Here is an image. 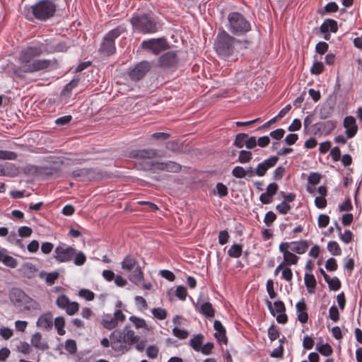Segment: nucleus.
Here are the masks:
<instances>
[{
  "mask_svg": "<svg viewBox=\"0 0 362 362\" xmlns=\"http://www.w3.org/2000/svg\"><path fill=\"white\" fill-rule=\"evenodd\" d=\"M229 234L227 230H221L218 234V243L220 245H223L228 243L229 239Z\"/></svg>",
  "mask_w": 362,
  "mask_h": 362,
  "instance_id": "nucleus-63",
  "label": "nucleus"
},
{
  "mask_svg": "<svg viewBox=\"0 0 362 362\" xmlns=\"http://www.w3.org/2000/svg\"><path fill=\"white\" fill-rule=\"evenodd\" d=\"M129 320L133 323V325H134V327L136 329L143 328V329H148V328L147 327L146 321L143 318L138 317L136 316H131L129 317Z\"/></svg>",
  "mask_w": 362,
  "mask_h": 362,
  "instance_id": "nucleus-33",
  "label": "nucleus"
},
{
  "mask_svg": "<svg viewBox=\"0 0 362 362\" xmlns=\"http://www.w3.org/2000/svg\"><path fill=\"white\" fill-rule=\"evenodd\" d=\"M173 334L175 337L181 339H187L188 337V332L187 330L181 329L178 327L173 329Z\"/></svg>",
  "mask_w": 362,
  "mask_h": 362,
  "instance_id": "nucleus-50",
  "label": "nucleus"
},
{
  "mask_svg": "<svg viewBox=\"0 0 362 362\" xmlns=\"http://www.w3.org/2000/svg\"><path fill=\"white\" fill-rule=\"evenodd\" d=\"M148 62L143 61L137 64L134 69L129 72V78L134 81L141 80L151 69Z\"/></svg>",
  "mask_w": 362,
  "mask_h": 362,
  "instance_id": "nucleus-14",
  "label": "nucleus"
},
{
  "mask_svg": "<svg viewBox=\"0 0 362 362\" xmlns=\"http://www.w3.org/2000/svg\"><path fill=\"white\" fill-rule=\"evenodd\" d=\"M127 32L124 25H119L110 30L104 37L99 48V52L105 55L110 56L115 53L116 47L115 40L122 34Z\"/></svg>",
  "mask_w": 362,
  "mask_h": 362,
  "instance_id": "nucleus-9",
  "label": "nucleus"
},
{
  "mask_svg": "<svg viewBox=\"0 0 362 362\" xmlns=\"http://www.w3.org/2000/svg\"><path fill=\"white\" fill-rule=\"evenodd\" d=\"M298 257L293 254V252H287L284 255V265H291L296 264L298 261Z\"/></svg>",
  "mask_w": 362,
  "mask_h": 362,
  "instance_id": "nucleus-34",
  "label": "nucleus"
},
{
  "mask_svg": "<svg viewBox=\"0 0 362 362\" xmlns=\"http://www.w3.org/2000/svg\"><path fill=\"white\" fill-rule=\"evenodd\" d=\"M338 31V23L337 21L332 18L325 19L320 27V33H333Z\"/></svg>",
  "mask_w": 362,
  "mask_h": 362,
  "instance_id": "nucleus-23",
  "label": "nucleus"
},
{
  "mask_svg": "<svg viewBox=\"0 0 362 362\" xmlns=\"http://www.w3.org/2000/svg\"><path fill=\"white\" fill-rule=\"evenodd\" d=\"M286 170L285 168L282 166L277 167L274 171V180H280L282 179L285 174Z\"/></svg>",
  "mask_w": 362,
  "mask_h": 362,
  "instance_id": "nucleus-62",
  "label": "nucleus"
},
{
  "mask_svg": "<svg viewBox=\"0 0 362 362\" xmlns=\"http://www.w3.org/2000/svg\"><path fill=\"white\" fill-rule=\"evenodd\" d=\"M56 305L59 308L64 310L69 315H75L79 310V304L77 302L71 301L64 294H62L57 297Z\"/></svg>",
  "mask_w": 362,
  "mask_h": 362,
  "instance_id": "nucleus-13",
  "label": "nucleus"
},
{
  "mask_svg": "<svg viewBox=\"0 0 362 362\" xmlns=\"http://www.w3.org/2000/svg\"><path fill=\"white\" fill-rule=\"evenodd\" d=\"M291 209V206L289 204L283 201L281 203L279 204L276 206V210L282 215H285L288 214Z\"/></svg>",
  "mask_w": 362,
  "mask_h": 362,
  "instance_id": "nucleus-43",
  "label": "nucleus"
},
{
  "mask_svg": "<svg viewBox=\"0 0 362 362\" xmlns=\"http://www.w3.org/2000/svg\"><path fill=\"white\" fill-rule=\"evenodd\" d=\"M329 222V217L326 214H320L318 217V226L321 228H326Z\"/></svg>",
  "mask_w": 362,
  "mask_h": 362,
  "instance_id": "nucleus-57",
  "label": "nucleus"
},
{
  "mask_svg": "<svg viewBox=\"0 0 362 362\" xmlns=\"http://www.w3.org/2000/svg\"><path fill=\"white\" fill-rule=\"evenodd\" d=\"M54 257L59 263L69 262L74 260L76 266H82L86 262V256L82 251L76 250L65 243H61L54 250Z\"/></svg>",
  "mask_w": 362,
  "mask_h": 362,
  "instance_id": "nucleus-7",
  "label": "nucleus"
},
{
  "mask_svg": "<svg viewBox=\"0 0 362 362\" xmlns=\"http://www.w3.org/2000/svg\"><path fill=\"white\" fill-rule=\"evenodd\" d=\"M343 125L346 129L345 133L349 139L353 138L356 134L358 126L353 116H346L344 119Z\"/></svg>",
  "mask_w": 362,
  "mask_h": 362,
  "instance_id": "nucleus-17",
  "label": "nucleus"
},
{
  "mask_svg": "<svg viewBox=\"0 0 362 362\" xmlns=\"http://www.w3.org/2000/svg\"><path fill=\"white\" fill-rule=\"evenodd\" d=\"M146 355L150 358H156L158 354V348L156 345H151L146 349Z\"/></svg>",
  "mask_w": 362,
  "mask_h": 362,
  "instance_id": "nucleus-53",
  "label": "nucleus"
},
{
  "mask_svg": "<svg viewBox=\"0 0 362 362\" xmlns=\"http://www.w3.org/2000/svg\"><path fill=\"white\" fill-rule=\"evenodd\" d=\"M141 47L142 49L151 52L156 55L168 47L167 42L164 38H152L144 40L141 44Z\"/></svg>",
  "mask_w": 362,
  "mask_h": 362,
  "instance_id": "nucleus-12",
  "label": "nucleus"
},
{
  "mask_svg": "<svg viewBox=\"0 0 362 362\" xmlns=\"http://www.w3.org/2000/svg\"><path fill=\"white\" fill-rule=\"evenodd\" d=\"M101 323L103 326L107 329H112L115 328L118 325L114 317L109 315L104 316Z\"/></svg>",
  "mask_w": 362,
  "mask_h": 362,
  "instance_id": "nucleus-30",
  "label": "nucleus"
},
{
  "mask_svg": "<svg viewBox=\"0 0 362 362\" xmlns=\"http://www.w3.org/2000/svg\"><path fill=\"white\" fill-rule=\"evenodd\" d=\"M37 326L45 330H49L53 326V317L51 313H45L41 315L37 321Z\"/></svg>",
  "mask_w": 362,
  "mask_h": 362,
  "instance_id": "nucleus-19",
  "label": "nucleus"
},
{
  "mask_svg": "<svg viewBox=\"0 0 362 362\" xmlns=\"http://www.w3.org/2000/svg\"><path fill=\"white\" fill-rule=\"evenodd\" d=\"M57 5L52 0H40L35 4L25 8V17L29 21L35 19L46 21L54 16Z\"/></svg>",
  "mask_w": 362,
  "mask_h": 362,
  "instance_id": "nucleus-6",
  "label": "nucleus"
},
{
  "mask_svg": "<svg viewBox=\"0 0 362 362\" xmlns=\"http://www.w3.org/2000/svg\"><path fill=\"white\" fill-rule=\"evenodd\" d=\"M329 49V45L325 42H320L315 46L317 53L322 55L325 54Z\"/></svg>",
  "mask_w": 362,
  "mask_h": 362,
  "instance_id": "nucleus-51",
  "label": "nucleus"
},
{
  "mask_svg": "<svg viewBox=\"0 0 362 362\" xmlns=\"http://www.w3.org/2000/svg\"><path fill=\"white\" fill-rule=\"evenodd\" d=\"M177 62V56L173 51L168 52L158 58L159 65L163 68L175 67Z\"/></svg>",
  "mask_w": 362,
  "mask_h": 362,
  "instance_id": "nucleus-15",
  "label": "nucleus"
},
{
  "mask_svg": "<svg viewBox=\"0 0 362 362\" xmlns=\"http://www.w3.org/2000/svg\"><path fill=\"white\" fill-rule=\"evenodd\" d=\"M354 235L351 230H346L344 233L340 234V239L346 244L351 243L353 240Z\"/></svg>",
  "mask_w": 362,
  "mask_h": 362,
  "instance_id": "nucleus-55",
  "label": "nucleus"
},
{
  "mask_svg": "<svg viewBox=\"0 0 362 362\" xmlns=\"http://www.w3.org/2000/svg\"><path fill=\"white\" fill-rule=\"evenodd\" d=\"M314 340L312 337L309 336H305L303 338V346L306 350H310L313 348L314 346Z\"/></svg>",
  "mask_w": 362,
  "mask_h": 362,
  "instance_id": "nucleus-59",
  "label": "nucleus"
},
{
  "mask_svg": "<svg viewBox=\"0 0 362 362\" xmlns=\"http://www.w3.org/2000/svg\"><path fill=\"white\" fill-rule=\"evenodd\" d=\"M232 175L236 178L241 179L247 175V172L242 166H235L232 170Z\"/></svg>",
  "mask_w": 362,
  "mask_h": 362,
  "instance_id": "nucleus-44",
  "label": "nucleus"
},
{
  "mask_svg": "<svg viewBox=\"0 0 362 362\" xmlns=\"http://www.w3.org/2000/svg\"><path fill=\"white\" fill-rule=\"evenodd\" d=\"M16 350L18 352L26 355L31 352L32 349L28 343L25 341H20L19 344L16 346Z\"/></svg>",
  "mask_w": 362,
  "mask_h": 362,
  "instance_id": "nucleus-41",
  "label": "nucleus"
},
{
  "mask_svg": "<svg viewBox=\"0 0 362 362\" xmlns=\"http://www.w3.org/2000/svg\"><path fill=\"white\" fill-rule=\"evenodd\" d=\"M252 158V154L249 151L242 150L239 152L238 160L240 163H249Z\"/></svg>",
  "mask_w": 362,
  "mask_h": 362,
  "instance_id": "nucleus-37",
  "label": "nucleus"
},
{
  "mask_svg": "<svg viewBox=\"0 0 362 362\" xmlns=\"http://www.w3.org/2000/svg\"><path fill=\"white\" fill-rule=\"evenodd\" d=\"M65 349L71 354H75L77 350L76 341L74 339H67L65 342Z\"/></svg>",
  "mask_w": 362,
  "mask_h": 362,
  "instance_id": "nucleus-45",
  "label": "nucleus"
},
{
  "mask_svg": "<svg viewBox=\"0 0 362 362\" xmlns=\"http://www.w3.org/2000/svg\"><path fill=\"white\" fill-rule=\"evenodd\" d=\"M305 285L307 287L309 293H315V289L317 285L315 277L312 274H305L304 276Z\"/></svg>",
  "mask_w": 362,
  "mask_h": 362,
  "instance_id": "nucleus-26",
  "label": "nucleus"
},
{
  "mask_svg": "<svg viewBox=\"0 0 362 362\" xmlns=\"http://www.w3.org/2000/svg\"><path fill=\"white\" fill-rule=\"evenodd\" d=\"M296 309L298 313V320L301 323H305L307 322L308 320V315L307 313V305L305 303L304 299H302L301 300L298 301L296 303Z\"/></svg>",
  "mask_w": 362,
  "mask_h": 362,
  "instance_id": "nucleus-24",
  "label": "nucleus"
},
{
  "mask_svg": "<svg viewBox=\"0 0 362 362\" xmlns=\"http://www.w3.org/2000/svg\"><path fill=\"white\" fill-rule=\"evenodd\" d=\"M153 315L158 320H163L167 317V311L164 308H155L152 310Z\"/></svg>",
  "mask_w": 362,
  "mask_h": 362,
  "instance_id": "nucleus-40",
  "label": "nucleus"
},
{
  "mask_svg": "<svg viewBox=\"0 0 362 362\" xmlns=\"http://www.w3.org/2000/svg\"><path fill=\"white\" fill-rule=\"evenodd\" d=\"M226 28L234 35H242L251 30V24L241 13L234 11L228 15Z\"/></svg>",
  "mask_w": 362,
  "mask_h": 362,
  "instance_id": "nucleus-8",
  "label": "nucleus"
},
{
  "mask_svg": "<svg viewBox=\"0 0 362 362\" xmlns=\"http://www.w3.org/2000/svg\"><path fill=\"white\" fill-rule=\"evenodd\" d=\"M47 51L42 43L28 46L21 50L17 57L18 65H13L11 71L19 78L24 79L25 74H33L57 68L56 59H37Z\"/></svg>",
  "mask_w": 362,
  "mask_h": 362,
  "instance_id": "nucleus-1",
  "label": "nucleus"
},
{
  "mask_svg": "<svg viewBox=\"0 0 362 362\" xmlns=\"http://www.w3.org/2000/svg\"><path fill=\"white\" fill-rule=\"evenodd\" d=\"M129 22L134 32L143 35L156 33L162 28L158 17L151 13H134Z\"/></svg>",
  "mask_w": 362,
  "mask_h": 362,
  "instance_id": "nucleus-4",
  "label": "nucleus"
},
{
  "mask_svg": "<svg viewBox=\"0 0 362 362\" xmlns=\"http://www.w3.org/2000/svg\"><path fill=\"white\" fill-rule=\"evenodd\" d=\"M0 263L5 266L14 269L18 266V261L8 255V252L5 248L0 249Z\"/></svg>",
  "mask_w": 362,
  "mask_h": 362,
  "instance_id": "nucleus-21",
  "label": "nucleus"
},
{
  "mask_svg": "<svg viewBox=\"0 0 362 362\" xmlns=\"http://www.w3.org/2000/svg\"><path fill=\"white\" fill-rule=\"evenodd\" d=\"M18 231V235L22 238L30 237L33 233L32 228L28 226H21Z\"/></svg>",
  "mask_w": 362,
  "mask_h": 362,
  "instance_id": "nucleus-56",
  "label": "nucleus"
},
{
  "mask_svg": "<svg viewBox=\"0 0 362 362\" xmlns=\"http://www.w3.org/2000/svg\"><path fill=\"white\" fill-rule=\"evenodd\" d=\"M0 263L5 266L14 269L18 266V261L8 255V252L5 248L0 249Z\"/></svg>",
  "mask_w": 362,
  "mask_h": 362,
  "instance_id": "nucleus-20",
  "label": "nucleus"
},
{
  "mask_svg": "<svg viewBox=\"0 0 362 362\" xmlns=\"http://www.w3.org/2000/svg\"><path fill=\"white\" fill-rule=\"evenodd\" d=\"M243 245L240 244L234 243L230 246L228 250V255L233 258H238L242 255Z\"/></svg>",
  "mask_w": 362,
  "mask_h": 362,
  "instance_id": "nucleus-29",
  "label": "nucleus"
},
{
  "mask_svg": "<svg viewBox=\"0 0 362 362\" xmlns=\"http://www.w3.org/2000/svg\"><path fill=\"white\" fill-rule=\"evenodd\" d=\"M17 154L15 152L9 151L0 150V158L4 160H15Z\"/></svg>",
  "mask_w": 362,
  "mask_h": 362,
  "instance_id": "nucleus-49",
  "label": "nucleus"
},
{
  "mask_svg": "<svg viewBox=\"0 0 362 362\" xmlns=\"http://www.w3.org/2000/svg\"><path fill=\"white\" fill-rule=\"evenodd\" d=\"M158 151L154 148H144L133 150L129 152V157L137 160L139 169L147 171H166L168 173H179L182 166L180 164L168 160L165 162L153 161V159L158 157Z\"/></svg>",
  "mask_w": 362,
  "mask_h": 362,
  "instance_id": "nucleus-2",
  "label": "nucleus"
},
{
  "mask_svg": "<svg viewBox=\"0 0 362 362\" xmlns=\"http://www.w3.org/2000/svg\"><path fill=\"white\" fill-rule=\"evenodd\" d=\"M291 250L297 254H304L308 249V244L305 240H301L298 242H292Z\"/></svg>",
  "mask_w": 362,
  "mask_h": 362,
  "instance_id": "nucleus-27",
  "label": "nucleus"
},
{
  "mask_svg": "<svg viewBox=\"0 0 362 362\" xmlns=\"http://www.w3.org/2000/svg\"><path fill=\"white\" fill-rule=\"evenodd\" d=\"M214 328L216 330L214 337L220 343L226 344L228 339L226 337V331L222 323L219 320H215L214 322Z\"/></svg>",
  "mask_w": 362,
  "mask_h": 362,
  "instance_id": "nucleus-22",
  "label": "nucleus"
},
{
  "mask_svg": "<svg viewBox=\"0 0 362 362\" xmlns=\"http://www.w3.org/2000/svg\"><path fill=\"white\" fill-rule=\"evenodd\" d=\"M279 330L274 325H272L268 329V337L272 341L277 339L279 337Z\"/></svg>",
  "mask_w": 362,
  "mask_h": 362,
  "instance_id": "nucleus-42",
  "label": "nucleus"
},
{
  "mask_svg": "<svg viewBox=\"0 0 362 362\" xmlns=\"http://www.w3.org/2000/svg\"><path fill=\"white\" fill-rule=\"evenodd\" d=\"M122 268L131 272L129 279L133 284H139L144 281V274L138 260L132 255H127L121 263Z\"/></svg>",
  "mask_w": 362,
  "mask_h": 362,
  "instance_id": "nucleus-11",
  "label": "nucleus"
},
{
  "mask_svg": "<svg viewBox=\"0 0 362 362\" xmlns=\"http://www.w3.org/2000/svg\"><path fill=\"white\" fill-rule=\"evenodd\" d=\"M110 337L112 350L121 354L129 351L139 339L129 325L114 330Z\"/></svg>",
  "mask_w": 362,
  "mask_h": 362,
  "instance_id": "nucleus-3",
  "label": "nucleus"
},
{
  "mask_svg": "<svg viewBox=\"0 0 362 362\" xmlns=\"http://www.w3.org/2000/svg\"><path fill=\"white\" fill-rule=\"evenodd\" d=\"M329 317L334 322L339 320V313L338 308L335 305L330 307L329 310Z\"/></svg>",
  "mask_w": 362,
  "mask_h": 362,
  "instance_id": "nucleus-52",
  "label": "nucleus"
},
{
  "mask_svg": "<svg viewBox=\"0 0 362 362\" xmlns=\"http://www.w3.org/2000/svg\"><path fill=\"white\" fill-rule=\"evenodd\" d=\"M54 327L57 331V334L60 336H63L65 334L64 326L65 320L63 317H57L54 321Z\"/></svg>",
  "mask_w": 362,
  "mask_h": 362,
  "instance_id": "nucleus-31",
  "label": "nucleus"
},
{
  "mask_svg": "<svg viewBox=\"0 0 362 362\" xmlns=\"http://www.w3.org/2000/svg\"><path fill=\"white\" fill-rule=\"evenodd\" d=\"M216 188L217 190V194L218 195L219 197L222 198L227 196L228 193V189L226 185H225L222 182H218L216 184Z\"/></svg>",
  "mask_w": 362,
  "mask_h": 362,
  "instance_id": "nucleus-47",
  "label": "nucleus"
},
{
  "mask_svg": "<svg viewBox=\"0 0 362 362\" xmlns=\"http://www.w3.org/2000/svg\"><path fill=\"white\" fill-rule=\"evenodd\" d=\"M78 295L80 297L83 298L87 300H93L95 298L94 293L86 288L81 289L78 292Z\"/></svg>",
  "mask_w": 362,
  "mask_h": 362,
  "instance_id": "nucleus-46",
  "label": "nucleus"
},
{
  "mask_svg": "<svg viewBox=\"0 0 362 362\" xmlns=\"http://www.w3.org/2000/svg\"><path fill=\"white\" fill-rule=\"evenodd\" d=\"M327 250L329 251V252L335 256L340 255L341 253V250L339 244L335 241H331L328 243Z\"/></svg>",
  "mask_w": 362,
  "mask_h": 362,
  "instance_id": "nucleus-38",
  "label": "nucleus"
},
{
  "mask_svg": "<svg viewBox=\"0 0 362 362\" xmlns=\"http://www.w3.org/2000/svg\"><path fill=\"white\" fill-rule=\"evenodd\" d=\"M78 84V81L75 80L71 81L63 88L62 91V95H69Z\"/></svg>",
  "mask_w": 362,
  "mask_h": 362,
  "instance_id": "nucleus-54",
  "label": "nucleus"
},
{
  "mask_svg": "<svg viewBox=\"0 0 362 362\" xmlns=\"http://www.w3.org/2000/svg\"><path fill=\"white\" fill-rule=\"evenodd\" d=\"M204 335L197 334L194 335L189 342V346L196 351H199L204 341Z\"/></svg>",
  "mask_w": 362,
  "mask_h": 362,
  "instance_id": "nucleus-28",
  "label": "nucleus"
},
{
  "mask_svg": "<svg viewBox=\"0 0 362 362\" xmlns=\"http://www.w3.org/2000/svg\"><path fill=\"white\" fill-rule=\"evenodd\" d=\"M316 349L322 355L328 356L332 353V349L331 346L326 344H317Z\"/></svg>",
  "mask_w": 362,
  "mask_h": 362,
  "instance_id": "nucleus-35",
  "label": "nucleus"
},
{
  "mask_svg": "<svg viewBox=\"0 0 362 362\" xmlns=\"http://www.w3.org/2000/svg\"><path fill=\"white\" fill-rule=\"evenodd\" d=\"M194 307L196 310L206 317V318H213L215 316V309L213 308V305L209 302H205L201 305H199L197 302L194 304Z\"/></svg>",
  "mask_w": 362,
  "mask_h": 362,
  "instance_id": "nucleus-18",
  "label": "nucleus"
},
{
  "mask_svg": "<svg viewBox=\"0 0 362 362\" xmlns=\"http://www.w3.org/2000/svg\"><path fill=\"white\" fill-rule=\"evenodd\" d=\"M278 160L279 157L277 156H274L259 163L256 168V175L259 177H263L265 175L267 171L274 167Z\"/></svg>",
  "mask_w": 362,
  "mask_h": 362,
  "instance_id": "nucleus-16",
  "label": "nucleus"
},
{
  "mask_svg": "<svg viewBox=\"0 0 362 362\" xmlns=\"http://www.w3.org/2000/svg\"><path fill=\"white\" fill-rule=\"evenodd\" d=\"M10 300L16 307L23 308V310H37L39 304L19 288H13L10 293Z\"/></svg>",
  "mask_w": 362,
  "mask_h": 362,
  "instance_id": "nucleus-10",
  "label": "nucleus"
},
{
  "mask_svg": "<svg viewBox=\"0 0 362 362\" xmlns=\"http://www.w3.org/2000/svg\"><path fill=\"white\" fill-rule=\"evenodd\" d=\"M42 338L40 332L35 333L31 337V344L37 349L45 351L49 349V345L47 342L42 341Z\"/></svg>",
  "mask_w": 362,
  "mask_h": 362,
  "instance_id": "nucleus-25",
  "label": "nucleus"
},
{
  "mask_svg": "<svg viewBox=\"0 0 362 362\" xmlns=\"http://www.w3.org/2000/svg\"><path fill=\"white\" fill-rule=\"evenodd\" d=\"M324 71V65L321 62H315L313 63L310 71L313 74L319 75Z\"/></svg>",
  "mask_w": 362,
  "mask_h": 362,
  "instance_id": "nucleus-48",
  "label": "nucleus"
},
{
  "mask_svg": "<svg viewBox=\"0 0 362 362\" xmlns=\"http://www.w3.org/2000/svg\"><path fill=\"white\" fill-rule=\"evenodd\" d=\"M276 216L273 211H268L264 216V222L269 226L276 220Z\"/></svg>",
  "mask_w": 362,
  "mask_h": 362,
  "instance_id": "nucleus-64",
  "label": "nucleus"
},
{
  "mask_svg": "<svg viewBox=\"0 0 362 362\" xmlns=\"http://www.w3.org/2000/svg\"><path fill=\"white\" fill-rule=\"evenodd\" d=\"M240 42L230 35L226 30L220 31L214 42V49L221 59L230 60L237 57L238 48Z\"/></svg>",
  "mask_w": 362,
  "mask_h": 362,
  "instance_id": "nucleus-5",
  "label": "nucleus"
},
{
  "mask_svg": "<svg viewBox=\"0 0 362 362\" xmlns=\"http://www.w3.org/2000/svg\"><path fill=\"white\" fill-rule=\"evenodd\" d=\"M187 289L185 287L182 286H179L177 287L175 291V295L177 298H179L180 300H185L187 297Z\"/></svg>",
  "mask_w": 362,
  "mask_h": 362,
  "instance_id": "nucleus-58",
  "label": "nucleus"
},
{
  "mask_svg": "<svg viewBox=\"0 0 362 362\" xmlns=\"http://www.w3.org/2000/svg\"><path fill=\"white\" fill-rule=\"evenodd\" d=\"M321 175L317 173H310L308 177V181L310 184L315 185L320 181Z\"/></svg>",
  "mask_w": 362,
  "mask_h": 362,
  "instance_id": "nucleus-60",
  "label": "nucleus"
},
{
  "mask_svg": "<svg viewBox=\"0 0 362 362\" xmlns=\"http://www.w3.org/2000/svg\"><path fill=\"white\" fill-rule=\"evenodd\" d=\"M329 286V288L332 291H338L341 288V281L340 280L334 276L333 278H329L328 281H326Z\"/></svg>",
  "mask_w": 362,
  "mask_h": 362,
  "instance_id": "nucleus-39",
  "label": "nucleus"
},
{
  "mask_svg": "<svg viewBox=\"0 0 362 362\" xmlns=\"http://www.w3.org/2000/svg\"><path fill=\"white\" fill-rule=\"evenodd\" d=\"M0 335L2 338L7 340L13 335V332L8 327H2L0 329Z\"/></svg>",
  "mask_w": 362,
  "mask_h": 362,
  "instance_id": "nucleus-61",
  "label": "nucleus"
},
{
  "mask_svg": "<svg viewBox=\"0 0 362 362\" xmlns=\"http://www.w3.org/2000/svg\"><path fill=\"white\" fill-rule=\"evenodd\" d=\"M247 134L245 133H239L236 135L233 145L239 148H243L246 144Z\"/></svg>",
  "mask_w": 362,
  "mask_h": 362,
  "instance_id": "nucleus-32",
  "label": "nucleus"
},
{
  "mask_svg": "<svg viewBox=\"0 0 362 362\" xmlns=\"http://www.w3.org/2000/svg\"><path fill=\"white\" fill-rule=\"evenodd\" d=\"M339 10L337 4L334 1L329 2L325 5L323 11H319L321 15L325 13H335Z\"/></svg>",
  "mask_w": 362,
  "mask_h": 362,
  "instance_id": "nucleus-36",
  "label": "nucleus"
}]
</instances>
